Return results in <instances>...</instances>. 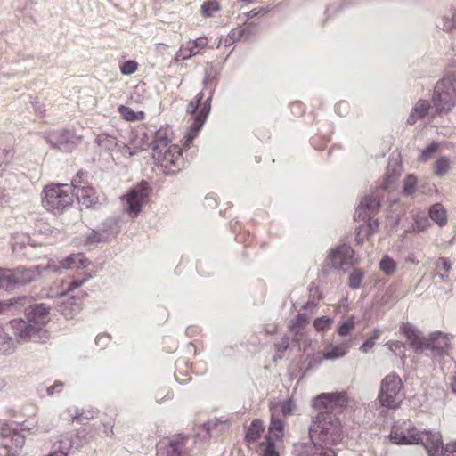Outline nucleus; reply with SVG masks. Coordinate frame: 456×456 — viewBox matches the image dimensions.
<instances>
[{"label": "nucleus", "instance_id": "43", "mask_svg": "<svg viewBox=\"0 0 456 456\" xmlns=\"http://www.w3.org/2000/svg\"><path fill=\"white\" fill-rule=\"evenodd\" d=\"M263 456H279L274 450V444L273 443L266 444L263 449Z\"/></svg>", "mask_w": 456, "mask_h": 456}, {"label": "nucleus", "instance_id": "40", "mask_svg": "<svg viewBox=\"0 0 456 456\" xmlns=\"http://www.w3.org/2000/svg\"><path fill=\"white\" fill-rule=\"evenodd\" d=\"M436 269L439 272L447 273L451 269V263L445 258H440L436 263Z\"/></svg>", "mask_w": 456, "mask_h": 456}, {"label": "nucleus", "instance_id": "38", "mask_svg": "<svg viewBox=\"0 0 456 456\" xmlns=\"http://www.w3.org/2000/svg\"><path fill=\"white\" fill-rule=\"evenodd\" d=\"M379 334L380 332L379 330H374L371 337L362 345V351L367 353L369 350H370L374 346L375 340L379 338Z\"/></svg>", "mask_w": 456, "mask_h": 456}, {"label": "nucleus", "instance_id": "1", "mask_svg": "<svg viewBox=\"0 0 456 456\" xmlns=\"http://www.w3.org/2000/svg\"><path fill=\"white\" fill-rule=\"evenodd\" d=\"M313 446H331L343 439L341 423L331 417H324L314 421L309 429Z\"/></svg>", "mask_w": 456, "mask_h": 456}, {"label": "nucleus", "instance_id": "50", "mask_svg": "<svg viewBox=\"0 0 456 456\" xmlns=\"http://www.w3.org/2000/svg\"><path fill=\"white\" fill-rule=\"evenodd\" d=\"M240 1L243 3H246V4H251V3L255 2V0H240Z\"/></svg>", "mask_w": 456, "mask_h": 456}, {"label": "nucleus", "instance_id": "53", "mask_svg": "<svg viewBox=\"0 0 456 456\" xmlns=\"http://www.w3.org/2000/svg\"><path fill=\"white\" fill-rule=\"evenodd\" d=\"M121 158L119 156L116 157V159L119 160Z\"/></svg>", "mask_w": 456, "mask_h": 456}, {"label": "nucleus", "instance_id": "31", "mask_svg": "<svg viewBox=\"0 0 456 456\" xmlns=\"http://www.w3.org/2000/svg\"><path fill=\"white\" fill-rule=\"evenodd\" d=\"M378 208H379V202L374 198H366L361 202L360 208L357 210V213H358L357 216L358 217L361 216V215H362L361 211L362 208L375 210Z\"/></svg>", "mask_w": 456, "mask_h": 456}, {"label": "nucleus", "instance_id": "41", "mask_svg": "<svg viewBox=\"0 0 456 456\" xmlns=\"http://www.w3.org/2000/svg\"><path fill=\"white\" fill-rule=\"evenodd\" d=\"M388 349L394 353H402L403 344L400 341H390L387 343Z\"/></svg>", "mask_w": 456, "mask_h": 456}, {"label": "nucleus", "instance_id": "2", "mask_svg": "<svg viewBox=\"0 0 456 456\" xmlns=\"http://www.w3.org/2000/svg\"><path fill=\"white\" fill-rule=\"evenodd\" d=\"M378 399L383 407L398 408L404 399L403 384L395 374L387 375L381 381Z\"/></svg>", "mask_w": 456, "mask_h": 456}, {"label": "nucleus", "instance_id": "16", "mask_svg": "<svg viewBox=\"0 0 456 456\" xmlns=\"http://www.w3.org/2000/svg\"><path fill=\"white\" fill-rule=\"evenodd\" d=\"M158 456H181V445L176 442L161 441L158 446Z\"/></svg>", "mask_w": 456, "mask_h": 456}, {"label": "nucleus", "instance_id": "14", "mask_svg": "<svg viewBox=\"0 0 456 456\" xmlns=\"http://www.w3.org/2000/svg\"><path fill=\"white\" fill-rule=\"evenodd\" d=\"M172 148L175 150V145L166 143L157 144L153 148V156L160 163L161 166L167 167L168 164L175 163Z\"/></svg>", "mask_w": 456, "mask_h": 456}, {"label": "nucleus", "instance_id": "35", "mask_svg": "<svg viewBox=\"0 0 456 456\" xmlns=\"http://www.w3.org/2000/svg\"><path fill=\"white\" fill-rule=\"evenodd\" d=\"M449 169V161L446 159H441L435 164V172L438 175H444Z\"/></svg>", "mask_w": 456, "mask_h": 456}, {"label": "nucleus", "instance_id": "27", "mask_svg": "<svg viewBox=\"0 0 456 456\" xmlns=\"http://www.w3.org/2000/svg\"><path fill=\"white\" fill-rule=\"evenodd\" d=\"M264 431V426L263 422L260 420H255L250 425L246 437L248 441L255 442L261 435V433Z\"/></svg>", "mask_w": 456, "mask_h": 456}, {"label": "nucleus", "instance_id": "8", "mask_svg": "<svg viewBox=\"0 0 456 456\" xmlns=\"http://www.w3.org/2000/svg\"><path fill=\"white\" fill-rule=\"evenodd\" d=\"M421 444L428 456H444L446 446L444 445L442 435L437 431H422L420 435Z\"/></svg>", "mask_w": 456, "mask_h": 456}, {"label": "nucleus", "instance_id": "12", "mask_svg": "<svg viewBox=\"0 0 456 456\" xmlns=\"http://www.w3.org/2000/svg\"><path fill=\"white\" fill-rule=\"evenodd\" d=\"M400 332L407 338L411 346L416 351L425 349V338L419 336V331L411 323H403L400 327Z\"/></svg>", "mask_w": 456, "mask_h": 456}, {"label": "nucleus", "instance_id": "37", "mask_svg": "<svg viewBox=\"0 0 456 456\" xmlns=\"http://www.w3.org/2000/svg\"><path fill=\"white\" fill-rule=\"evenodd\" d=\"M429 226V222L426 217L417 218L412 225V230L417 232H424Z\"/></svg>", "mask_w": 456, "mask_h": 456}, {"label": "nucleus", "instance_id": "36", "mask_svg": "<svg viewBox=\"0 0 456 456\" xmlns=\"http://www.w3.org/2000/svg\"><path fill=\"white\" fill-rule=\"evenodd\" d=\"M331 324V321L329 318L321 317L314 321V326L318 331L327 330Z\"/></svg>", "mask_w": 456, "mask_h": 456}, {"label": "nucleus", "instance_id": "4", "mask_svg": "<svg viewBox=\"0 0 456 456\" xmlns=\"http://www.w3.org/2000/svg\"><path fill=\"white\" fill-rule=\"evenodd\" d=\"M44 193V207L54 215L62 213L72 203V197L65 185L46 186Z\"/></svg>", "mask_w": 456, "mask_h": 456}, {"label": "nucleus", "instance_id": "24", "mask_svg": "<svg viewBox=\"0 0 456 456\" xmlns=\"http://www.w3.org/2000/svg\"><path fill=\"white\" fill-rule=\"evenodd\" d=\"M347 353V347L345 345L335 346L323 352L322 358L325 360H334L344 356Z\"/></svg>", "mask_w": 456, "mask_h": 456}, {"label": "nucleus", "instance_id": "3", "mask_svg": "<svg viewBox=\"0 0 456 456\" xmlns=\"http://www.w3.org/2000/svg\"><path fill=\"white\" fill-rule=\"evenodd\" d=\"M203 94L201 93L198 94L188 106V112L191 115L192 124L186 134V142H191L197 137L210 112V98L201 102Z\"/></svg>", "mask_w": 456, "mask_h": 456}, {"label": "nucleus", "instance_id": "48", "mask_svg": "<svg viewBox=\"0 0 456 456\" xmlns=\"http://www.w3.org/2000/svg\"><path fill=\"white\" fill-rule=\"evenodd\" d=\"M452 391L456 394V377L454 378L452 384Z\"/></svg>", "mask_w": 456, "mask_h": 456}, {"label": "nucleus", "instance_id": "28", "mask_svg": "<svg viewBox=\"0 0 456 456\" xmlns=\"http://www.w3.org/2000/svg\"><path fill=\"white\" fill-rule=\"evenodd\" d=\"M39 275L37 270L19 269L15 280L19 282H30Z\"/></svg>", "mask_w": 456, "mask_h": 456}, {"label": "nucleus", "instance_id": "18", "mask_svg": "<svg viewBox=\"0 0 456 456\" xmlns=\"http://www.w3.org/2000/svg\"><path fill=\"white\" fill-rule=\"evenodd\" d=\"M436 26L444 31L456 29V10L450 9L445 12L437 22Z\"/></svg>", "mask_w": 456, "mask_h": 456}, {"label": "nucleus", "instance_id": "29", "mask_svg": "<svg viewBox=\"0 0 456 456\" xmlns=\"http://www.w3.org/2000/svg\"><path fill=\"white\" fill-rule=\"evenodd\" d=\"M83 260H84V256L80 254L69 256L63 261L62 267L63 268L78 267V265L82 264Z\"/></svg>", "mask_w": 456, "mask_h": 456}, {"label": "nucleus", "instance_id": "34", "mask_svg": "<svg viewBox=\"0 0 456 456\" xmlns=\"http://www.w3.org/2000/svg\"><path fill=\"white\" fill-rule=\"evenodd\" d=\"M171 134L172 133L168 127L160 128L156 133V142H167L168 141H171L172 140V138L170 137Z\"/></svg>", "mask_w": 456, "mask_h": 456}, {"label": "nucleus", "instance_id": "9", "mask_svg": "<svg viewBox=\"0 0 456 456\" xmlns=\"http://www.w3.org/2000/svg\"><path fill=\"white\" fill-rule=\"evenodd\" d=\"M329 259L335 268H342L354 263V250L349 246L342 245L331 251Z\"/></svg>", "mask_w": 456, "mask_h": 456}, {"label": "nucleus", "instance_id": "49", "mask_svg": "<svg viewBox=\"0 0 456 456\" xmlns=\"http://www.w3.org/2000/svg\"><path fill=\"white\" fill-rule=\"evenodd\" d=\"M48 456H67L65 453L63 452H54V453H52Z\"/></svg>", "mask_w": 456, "mask_h": 456}, {"label": "nucleus", "instance_id": "17", "mask_svg": "<svg viewBox=\"0 0 456 456\" xmlns=\"http://www.w3.org/2000/svg\"><path fill=\"white\" fill-rule=\"evenodd\" d=\"M428 109L429 103L427 101L419 100L412 109L408 118V124L413 125L417 122V120L424 118L428 113Z\"/></svg>", "mask_w": 456, "mask_h": 456}, {"label": "nucleus", "instance_id": "25", "mask_svg": "<svg viewBox=\"0 0 456 456\" xmlns=\"http://www.w3.org/2000/svg\"><path fill=\"white\" fill-rule=\"evenodd\" d=\"M220 10L219 4L215 0L206 1L200 7V12L205 18L214 16Z\"/></svg>", "mask_w": 456, "mask_h": 456}, {"label": "nucleus", "instance_id": "10", "mask_svg": "<svg viewBox=\"0 0 456 456\" xmlns=\"http://www.w3.org/2000/svg\"><path fill=\"white\" fill-rule=\"evenodd\" d=\"M207 37H199L195 40H190L183 44L176 54L177 59L188 60L201 53L207 46Z\"/></svg>", "mask_w": 456, "mask_h": 456}, {"label": "nucleus", "instance_id": "30", "mask_svg": "<svg viewBox=\"0 0 456 456\" xmlns=\"http://www.w3.org/2000/svg\"><path fill=\"white\" fill-rule=\"evenodd\" d=\"M138 68V63L135 61H126L120 65V72L125 76L134 74Z\"/></svg>", "mask_w": 456, "mask_h": 456}, {"label": "nucleus", "instance_id": "6", "mask_svg": "<svg viewBox=\"0 0 456 456\" xmlns=\"http://www.w3.org/2000/svg\"><path fill=\"white\" fill-rule=\"evenodd\" d=\"M421 432L411 424L403 422L393 426L388 439L397 445L419 444L421 440Z\"/></svg>", "mask_w": 456, "mask_h": 456}, {"label": "nucleus", "instance_id": "22", "mask_svg": "<svg viewBox=\"0 0 456 456\" xmlns=\"http://www.w3.org/2000/svg\"><path fill=\"white\" fill-rule=\"evenodd\" d=\"M338 398L337 394H322L314 399V406L318 410L329 409Z\"/></svg>", "mask_w": 456, "mask_h": 456}, {"label": "nucleus", "instance_id": "52", "mask_svg": "<svg viewBox=\"0 0 456 456\" xmlns=\"http://www.w3.org/2000/svg\"><path fill=\"white\" fill-rule=\"evenodd\" d=\"M363 230H364V229H363V227H362V228L360 229V232H362V231H363ZM357 236L359 237V236H360V233H357Z\"/></svg>", "mask_w": 456, "mask_h": 456}, {"label": "nucleus", "instance_id": "44", "mask_svg": "<svg viewBox=\"0 0 456 456\" xmlns=\"http://www.w3.org/2000/svg\"><path fill=\"white\" fill-rule=\"evenodd\" d=\"M444 456H456V441L449 443L446 445Z\"/></svg>", "mask_w": 456, "mask_h": 456}, {"label": "nucleus", "instance_id": "21", "mask_svg": "<svg viewBox=\"0 0 456 456\" xmlns=\"http://www.w3.org/2000/svg\"><path fill=\"white\" fill-rule=\"evenodd\" d=\"M283 436V424L279 419H273L269 427V436L267 437V444H274L275 440H279Z\"/></svg>", "mask_w": 456, "mask_h": 456}, {"label": "nucleus", "instance_id": "39", "mask_svg": "<svg viewBox=\"0 0 456 456\" xmlns=\"http://www.w3.org/2000/svg\"><path fill=\"white\" fill-rule=\"evenodd\" d=\"M295 410V403L291 400H287L281 405V411L283 415H290Z\"/></svg>", "mask_w": 456, "mask_h": 456}, {"label": "nucleus", "instance_id": "23", "mask_svg": "<svg viewBox=\"0 0 456 456\" xmlns=\"http://www.w3.org/2000/svg\"><path fill=\"white\" fill-rule=\"evenodd\" d=\"M118 112L121 114L122 118L127 121H141L145 118V114L143 111H134L129 107L119 106Z\"/></svg>", "mask_w": 456, "mask_h": 456}, {"label": "nucleus", "instance_id": "19", "mask_svg": "<svg viewBox=\"0 0 456 456\" xmlns=\"http://www.w3.org/2000/svg\"><path fill=\"white\" fill-rule=\"evenodd\" d=\"M429 216L439 226H444L447 223L446 209L441 204H435L430 208Z\"/></svg>", "mask_w": 456, "mask_h": 456}, {"label": "nucleus", "instance_id": "15", "mask_svg": "<svg viewBox=\"0 0 456 456\" xmlns=\"http://www.w3.org/2000/svg\"><path fill=\"white\" fill-rule=\"evenodd\" d=\"M449 338L441 332L432 333L428 338H425V349L432 348L438 353H443L448 347Z\"/></svg>", "mask_w": 456, "mask_h": 456}, {"label": "nucleus", "instance_id": "46", "mask_svg": "<svg viewBox=\"0 0 456 456\" xmlns=\"http://www.w3.org/2000/svg\"><path fill=\"white\" fill-rule=\"evenodd\" d=\"M73 139H74V135L70 132H69V131L63 132V136L61 138L62 142H68Z\"/></svg>", "mask_w": 456, "mask_h": 456}, {"label": "nucleus", "instance_id": "42", "mask_svg": "<svg viewBox=\"0 0 456 456\" xmlns=\"http://www.w3.org/2000/svg\"><path fill=\"white\" fill-rule=\"evenodd\" d=\"M353 322H345L342 325H340L338 332L340 336H346L353 330Z\"/></svg>", "mask_w": 456, "mask_h": 456}, {"label": "nucleus", "instance_id": "45", "mask_svg": "<svg viewBox=\"0 0 456 456\" xmlns=\"http://www.w3.org/2000/svg\"><path fill=\"white\" fill-rule=\"evenodd\" d=\"M118 151L122 153L124 157H130L134 154V152L130 150L127 144L120 145Z\"/></svg>", "mask_w": 456, "mask_h": 456}, {"label": "nucleus", "instance_id": "33", "mask_svg": "<svg viewBox=\"0 0 456 456\" xmlns=\"http://www.w3.org/2000/svg\"><path fill=\"white\" fill-rule=\"evenodd\" d=\"M363 278V273L360 271H355L351 273L349 277V286L352 289H358L361 285L362 280Z\"/></svg>", "mask_w": 456, "mask_h": 456}, {"label": "nucleus", "instance_id": "5", "mask_svg": "<svg viewBox=\"0 0 456 456\" xmlns=\"http://www.w3.org/2000/svg\"><path fill=\"white\" fill-rule=\"evenodd\" d=\"M456 100V88L452 80L444 78L435 86L433 102L439 110H449Z\"/></svg>", "mask_w": 456, "mask_h": 456}, {"label": "nucleus", "instance_id": "51", "mask_svg": "<svg viewBox=\"0 0 456 456\" xmlns=\"http://www.w3.org/2000/svg\"><path fill=\"white\" fill-rule=\"evenodd\" d=\"M400 171H401V167H400L399 164H397V168H396V172H395L396 174L395 175H399Z\"/></svg>", "mask_w": 456, "mask_h": 456}, {"label": "nucleus", "instance_id": "13", "mask_svg": "<svg viewBox=\"0 0 456 456\" xmlns=\"http://www.w3.org/2000/svg\"><path fill=\"white\" fill-rule=\"evenodd\" d=\"M74 193L78 201L86 208L93 207L98 202V196L90 186H74Z\"/></svg>", "mask_w": 456, "mask_h": 456}, {"label": "nucleus", "instance_id": "26", "mask_svg": "<svg viewBox=\"0 0 456 456\" xmlns=\"http://www.w3.org/2000/svg\"><path fill=\"white\" fill-rule=\"evenodd\" d=\"M379 269L386 275H392L397 269L396 263L387 256L382 257L379 262Z\"/></svg>", "mask_w": 456, "mask_h": 456}, {"label": "nucleus", "instance_id": "11", "mask_svg": "<svg viewBox=\"0 0 456 456\" xmlns=\"http://www.w3.org/2000/svg\"><path fill=\"white\" fill-rule=\"evenodd\" d=\"M25 444L24 436L20 433H13L11 437H4L2 441L3 448L5 450L3 456H20Z\"/></svg>", "mask_w": 456, "mask_h": 456}, {"label": "nucleus", "instance_id": "32", "mask_svg": "<svg viewBox=\"0 0 456 456\" xmlns=\"http://www.w3.org/2000/svg\"><path fill=\"white\" fill-rule=\"evenodd\" d=\"M417 178L414 175H408L404 180L403 192L411 195L415 191Z\"/></svg>", "mask_w": 456, "mask_h": 456}, {"label": "nucleus", "instance_id": "47", "mask_svg": "<svg viewBox=\"0 0 456 456\" xmlns=\"http://www.w3.org/2000/svg\"><path fill=\"white\" fill-rule=\"evenodd\" d=\"M35 427H29L28 425H23L22 427V430L25 431V430H28V431H30V430H33Z\"/></svg>", "mask_w": 456, "mask_h": 456}, {"label": "nucleus", "instance_id": "20", "mask_svg": "<svg viewBox=\"0 0 456 456\" xmlns=\"http://www.w3.org/2000/svg\"><path fill=\"white\" fill-rule=\"evenodd\" d=\"M19 337L22 341L28 339L34 342H41L43 337L45 338V335L41 330L36 329L33 326H28L24 330L20 331Z\"/></svg>", "mask_w": 456, "mask_h": 456}, {"label": "nucleus", "instance_id": "7", "mask_svg": "<svg viewBox=\"0 0 456 456\" xmlns=\"http://www.w3.org/2000/svg\"><path fill=\"white\" fill-rule=\"evenodd\" d=\"M145 190L146 183L139 184L121 199L123 209L131 218H135L141 212L142 203L146 197Z\"/></svg>", "mask_w": 456, "mask_h": 456}]
</instances>
